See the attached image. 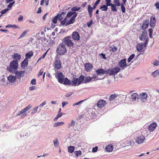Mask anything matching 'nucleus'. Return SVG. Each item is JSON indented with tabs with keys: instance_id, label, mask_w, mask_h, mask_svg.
<instances>
[{
	"instance_id": "17",
	"label": "nucleus",
	"mask_w": 159,
	"mask_h": 159,
	"mask_svg": "<svg viewBox=\"0 0 159 159\" xmlns=\"http://www.w3.org/2000/svg\"><path fill=\"white\" fill-rule=\"evenodd\" d=\"M157 125V124L156 123H152L148 127V129L150 132L153 131L155 130Z\"/></svg>"
},
{
	"instance_id": "21",
	"label": "nucleus",
	"mask_w": 159,
	"mask_h": 159,
	"mask_svg": "<svg viewBox=\"0 0 159 159\" xmlns=\"http://www.w3.org/2000/svg\"><path fill=\"white\" fill-rule=\"evenodd\" d=\"M147 33L146 30H144L142 34L139 36V39L141 40H145L146 39V36L147 35Z\"/></svg>"
},
{
	"instance_id": "40",
	"label": "nucleus",
	"mask_w": 159,
	"mask_h": 159,
	"mask_svg": "<svg viewBox=\"0 0 159 159\" xmlns=\"http://www.w3.org/2000/svg\"><path fill=\"white\" fill-rule=\"evenodd\" d=\"M135 56L133 54L131 55L128 59L127 61L128 62H129L134 58Z\"/></svg>"
},
{
	"instance_id": "15",
	"label": "nucleus",
	"mask_w": 159,
	"mask_h": 159,
	"mask_svg": "<svg viewBox=\"0 0 159 159\" xmlns=\"http://www.w3.org/2000/svg\"><path fill=\"white\" fill-rule=\"evenodd\" d=\"M145 140V136L142 135L137 138L136 139V142L137 143L139 144L143 143Z\"/></svg>"
},
{
	"instance_id": "38",
	"label": "nucleus",
	"mask_w": 159,
	"mask_h": 159,
	"mask_svg": "<svg viewBox=\"0 0 159 159\" xmlns=\"http://www.w3.org/2000/svg\"><path fill=\"white\" fill-rule=\"evenodd\" d=\"M152 75L154 77H156L159 75L158 71L157 70H155L152 73Z\"/></svg>"
},
{
	"instance_id": "36",
	"label": "nucleus",
	"mask_w": 159,
	"mask_h": 159,
	"mask_svg": "<svg viewBox=\"0 0 159 159\" xmlns=\"http://www.w3.org/2000/svg\"><path fill=\"white\" fill-rule=\"evenodd\" d=\"M75 14H77V13L75 12H72L70 11L66 15V17H71L73 15Z\"/></svg>"
},
{
	"instance_id": "9",
	"label": "nucleus",
	"mask_w": 159,
	"mask_h": 159,
	"mask_svg": "<svg viewBox=\"0 0 159 159\" xmlns=\"http://www.w3.org/2000/svg\"><path fill=\"white\" fill-rule=\"evenodd\" d=\"M71 36L72 38L75 41H78L80 39V34L77 31L73 32L71 35Z\"/></svg>"
},
{
	"instance_id": "52",
	"label": "nucleus",
	"mask_w": 159,
	"mask_h": 159,
	"mask_svg": "<svg viewBox=\"0 0 159 159\" xmlns=\"http://www.w3.org/2000/svg\"><path fill=\"white\" fill-rule=\"evenodd\" d=\"M153 64L156 66H158L159 65V61L157 60H156L154 62Z\"/></svg>"
},
{
	"instance_id": "51",
	"label": "nucleus",
	"mask_w": 159,
	"mask_h": 159,
	"mask_svg": "<svg viewBox=\"0 0 159 159\" xmlns=\"http://www.w3.org/2000/svg\"><path fill=\"white\" fill-rule=\"evenodd\" d=\"M15 2L14 1L10 3L8 5V7H7L8 8H9L10 9V8L12 7V5L15 3Z\"/></svg>"
},
{
	"instance_id": "41",
	"label": "nucleus",
	"mask_w": 159,
	"mask_h": 159,
	"mask_svg": "<svg viewBox=\"0 0 159 159\" xmlns=\"http://www.w3.org/2000/svg\"><path fill=\"white\" fill-rule=\"evenodd\" d=\"M58 15H57L53 19L52 22L54 24H56L57 23V19H58Z\"/></svg>"
},
{
	"instance_id": "29",
	"label": "nucleus",
	"mask_w": 159,
	"mask_h": 159,
	"mask_svg": "<svg viewBox=\"0 0 159 159\" xmlns=\"http://www.w3.org/2000/svg\"><path fill=\"white\" fill-rule=\"evenodd\" d=\"M28 60L25 59L21 63V67L25 68V67L27 66L28 64Z\"/></svg>"
},
{
	"instance_id": "10",
	"label": "nucleus",
	"mask_w": 159,
	"mask_h": 159,
	"mask_svg": "<svg viewBox=\"0 0 159 159\" xmlns=\"http://www.w3.org/2000/svg\"><path fill=\"white\" fill-rule=\"evenodd\" d=\"M84 70L87 72H89L92 70L93 66L89 62L85 63L84 64Z\"/></svg>"
},
{
	"instance_id": "44",
	"label": "nucleus",
	"mask_w": 159,
	"mask_h": 159,
	"mask_svg": "<svg viewBox=\"0 0 159 159\" xmlns=\"http://www.w3.org/2000/svg\"><path fill=\"white\" fill-rule=\"evenodd\" d=\"M110 48H111V51L113 52H116L117 49L116 47V46H114L113 47Z\"/></svg>"
},
{
	"instance_id": "6",
	"label": "nucleus",
	"mask_w": 159,
	"mask_h": 159,
	"mask_svg": "<svg viewBox=\"0 0 159 159\" xmlns=\"http://www.w3.org/2000/svg\"><path fill=\"white\" fill-rule=\"evenodd\" d=\"M70 36H66L63 39V42L68 47H73L74 43L71 40Z\"/></svg>"
},
{
	"instance_id": "12",
	"label": "nucleus",
	"mask_w": 159,
	"mask_h": 159,
	"mask_svg": "<svg viewBox=\"0 0 159 159\" xmlns=\"http://www.w3.org/2000/svg\"><path fill=\"white\" fill-rule=\"evenodd\" d=\"M107 104V103L106 101L102 99H100L98 102L97 105L99 108H102L104 107Z\"/></svg>"
},
{
	"instance_id": "16",
	"label": "nucleus",
	"mask_w": 159,
	"mask_h": 159,
	"mask_svg": "<svg viewBox=\"0 0 159 159\" xmlns=\"http://www.w3.org/2000/svg\"><path fill=\"white\" fill-rule=\"evenodd\" d=\"M56 78L57 79L59 83H61L63 82L62 79H63L64 75L61 72H57V75H56Z\"/></svg>"
},
{
	"instance_id": "13",
	"label": "nucleus",
	"mask_w": 159,
	"mask_h": 159,
	"mask_svg": "<svg viewBox=\"0 0 159 159\" xmlns=\"http://www.w3.org/2000/svg\"><path fill=\"white\" fill-rule=\"evenodd\" d=\"M107 70H105L103 69H100L96 70V73L98 75H102L104 74L107 75L108 74Z\"/></svg>"
},
{
	"instance_id": "39",
	"label": "nucleus",
	"mask_w": 159,
	"mask_h": 159,
	"mask_svg": "<svg viewBox=\"0 0 159 159\" xmlns=\"http://www.w3.org/2000/svg\"><path fill=\"white\" fill-rule=\"evenodd\" d=\"M28 31H24L22 34L19 37V39H21L22 38V37H24L27 33Z\"/></svg>"
},
{
	"instance_id": "2",
	"label": "nucleus",
	"mask_w": 159,
	"mask_h": 159,
	"mask_svg": "<svg viewBox=\"0 0 159 159\" xmlns=\"http://www.w3.org/2000/svg\"><path fill=\"white\" fill-rule=\"evenodd\" d=\"M18 67V62L16 60H14L10 62L9 66L7 67V70L12 73L15 72Z\"/></svg>"
},
{
	"instance_id": "46",
	"label": "nucleus",
	"mask_w": 159,
	"mask_h": 159,
	"mask_svg": "<svg viewBox=\"0 0 159 159\" xmlns=\"http://www.w3.org/2000/svg\"><path fill=\"white\" fill-rule=\"evenodd\" d=\"M54 144V146L56 147V146H57L58 145V144L59 143V142L57 140V139L56 141H53Z\"/></svg>"
},
{
	"instance_id": "18",
	"label": "nucleus",
	"mask_w": 159,
	"mask_h": 159,
	"mask_svg": "<svg viewBox=\"0 0 159 159\" xmlns=\"http://www.w3.org/2000/svg\"><path fill=\"white\" fill-rule=\"evenodd\" d=\"M143 43H139L136 46L137 50L139 52H143L144 50Z\"/></svg>"
},
{
	"instance_id": "27",
	"label": "nucleus",
	"mask_w": 159,
	"mask_h": 159,
	"mask_svg": "<svg viewBox=\"0 0 159 159\" xmlns=\"http://www.w3.org/2000/svg\"><path fill=\"white\" fill-rule=\"evenodd\" d=\"M118 96V95L115 93L111 94L109 97V100L111 101H113Z\"/></svg>"
},
{
	"instance_id": "24",
	"label": "nucleus",
	"mask_w": 159,
	"mask_h": 159,
	"mask_svg": "<svg viewBox=\"0 0 159 159\" xmlns=\"http://www.w3.org/2000/svg\"><path fill=\"white\" fill-rule=\"evenodd\" d=\"M92 78L89 76H88L86 77L84 76V81L82 82L83 83H87L92 81Z\"/></svg>"
},
{
	"instance_id": "45",
	"label": "nucleus",
	"mask_w": 159,
	"mask_h": 159,
	"mask_svg": "<svg viewBox=\"0 0 159 159\" xmlns=\"http://www.w3.org/2000/svg\"><path fill=\"white\" fill-rule=\"evenodd\" d=\"M75 153L77 157L79 155H81V151L80 150L79 151H75Z\"/></svg>"
},
{
	"instance_id": "30",
	"label": "nucleus",
	"mask_w": 159,
	"mask_h": 159,
	"mask_svg": "<svg viewBox=\"0 0 159 159\" xmlns=\"http://www.w3.org/2000/svg\"><path fill=\"white\" fill-rule=\"evenodd\" d=\"M33 55V53L31 51H29L27 53L25 54V59L28 60V59L30 58V57Z\"/></svg>"
},
{
	"instance_id": "7",
	"label": "nucleus",
	"mask_w": 159,
	"mask_h": 159,
	"mask_svg": "<svg viewBox=\"0 0 159 159\" xmlns=\"http://www.w3.org/2000/svg\"><path fill=\"white\" fill-rule=\"evenodd\" d=\"M120 70V69L118 66H116L114 68L111 69H108L107 70L108 71V74H109L110 75H115L117 74Z\"/></svg>"
},
{
	"instance_id": "28",
	"label": "nucleus",
	"mask_w": 159,
	"mask_h": 159,
	"mask_svg": "<svg viewBox=\"0 0 159 159\" xmlns=\"http://www.w3.org/2000/svg\"><path fill=\"white\" fill-rule=\"evenodd\" d=\"M16 76H13L12 75H10L8 77V79L9 82L11 83L15 82L16 81Z\"/></svg>"
},
{
	"instance_id": "54",
	"label": "nucleus",
	"mask_w": 159,
	"mask_h": 159,
	"mask_svg": "<svg viewBox=\"0 0 159 159\" xmlns=\"http://www.w3.org/2000/svg\"><path fill=\"white\" fill-rule=\"evenodd\" d=\"M30 83L33 85L35 84H36V80L35 79H33L31 80Z\"/></svg>"
},
{
	"instance_id": "19",
	"label": "nucleus",
	"mask_w": 159,
	"mask_h": 159,
	"mask_svg": "<svg viewBox=\"0 0 159 159\" xmlns=\"http://www.w3.org/2000/svg\"><path fill=\"white\" fill-rule=\"evenodd\" d=\"M119 65L120 67L122 68L126 66V60L125 59H122L119 62Z\"/></svg>"
},
{
	"instance_id": "49",
	"label": "nucleus",
	"mask_w": 159,
	"mask_h": 159,
	"mask_svg": "<svg viewBox=\"0 0 159 159\" xmlns=\"http://www.w3.org/2000/svg\"><path fill=\"white\" fill-rule=\"evenodd\" d=\"M9 9V8H7V9H5L4 10H3L1 12V14L2 15L3 14H5Z\"/></svg>"
},
{
	"instance_id": "23",
	"label": "nucleus",
	"mask_w": 159,
	"mask_h": 159,
	"mask_svg": "<svg viewBox=\"0 0 159 159\" xmlns=\"http://www.w3.org/2000/svg\"><path fill=\"white\" fill-rule=\"evenodd\" d=\"M149 23L148 20H146L142 25L141 29L144 30L147 28L148 25Z\"/></svg>"
},
{
	"instance_id": "61",
	"label": "nucleus",
	"mask_w": 159,
	"mask_h": 159,
	"mask_svg": "<svg viewBox=\"0 0 159 159\" xmlns=\"http://www.w3.org/2000/svg\"><path fill=\"white\" fill-rule=\"evenodd\" d=\"M23 16H22L20 15V16L18 18V21H20L21 20H23Z\"/></svg>"
},
{
	"instance_id": "56",
	"label": "nucleus",
	"mask_w": 159,
	"mask_h": 159,
	"mask_svg": "<svg viewBox=\"0 0 159 159\" xmlns=\"http://www.w3.org/2000/svg\"><path fill=\"white\" fill-rule=\"evenodd\" d=\"M98 149V147H95L93 148L92 152H95L97 151Z\"/></svg>"
},
{
	"instance_id": "42",
	"label": "nucleus",
	"mask_w": 159,
	"mask_h": 159,
	"mask_svg": "<svg viewBox=\"0 0 159 159\" xmlns=\"http://www.w3.org/2000/svg\"><path fill=\"white\" fill-rule=\"evenodd\" d=\"M124 5H123V4H120L121 11L123 13H125V8Z\"/></svg>"
},
{
	"instance_id": "3",
	"label": "nucleus",
	"mask_w": 159,
	"mask_h": 159,
	"mask_svg": "<svg viewBox=\"0 0 159 159\" xmlns=\"http://www.w3.org/2000/svg\"><path fill=\"white\" fill-rule=\"evenodd\" d=\"M77 16V14L74 15L68 21H66L67 17H65L64 20L61 21V24L62 25L67 26L69 25L73 24L75 22V18Z\"/></svg>"
},
{
	"instance_id": "11",
	"label": "nucleus",
	"mask_w": 159,
	"mask_h": 159,
	"mask_svg": "<svg viewBox=\"0 0 159 159\" xmlns=\"http://www.w3.org/2000/svg\"><path fill=\"white\" fill-rule=\"evenodd\" d=\"M147 96V94L146 93H143L139 94V98L142 102H144L146 101Z\"/></svg>"
},
{
	"instance_id": "58",
	"label": "nucleus",
	"mask_w": 159,
	"mask_h": 159,
	"mask_svg": "<svg viewBox=\"0 0 159 159\" xmlns=\"http://www.w3.org/2000/svg\"><path fill=\"white\" fill-rule=\"evenodd\" d=\"M155 6L156 7V8L157 9H159V3L158 2H157L155 4Z\"/></svg>"
},
{
	"instance_id": "5",
	"label": "nucleus",
	"mask_w": 159,
	"mask_h": 159,
	"mask_svg": "<svg viewBox=\"0 0 159 159\" xmlns=\"http://www.w3.org/2000/svg\"><path fill=\"white\" fill-rule=\"evenodd\" d=\"M113 2L114 4L110 2L111 10L113 12H116L117 11L116 7L120 6L121 3L120 2V0H113Z\"/></svg>"
},
{
	"instance_id": "37",
	"label": "nucleus",
	"mask_w": 159,
	"mask_h": 159,
	"mask_svg": "<svg viewBox=\"0 0 159 159\" xmlns=\"http://www.w3.org/2000/svg\"><path fill=\"white\" fill-rule=\"evenodd\" d=\"M64 124V123L63 122H57L55 123L53 125V126L57 127L60 125H62Z\"/></svg>"
},
{
	"instance_id": "64",
	"label": "nucleus",
	"mask_w": 159,
	"mask_h": 159,
	"mask_svg": "<svg viewBox=\"0 0 159 159\" xmlns=\"http://www.w3.org/2000/svg\"><path fill=\"white\" fill-rule=\"evenodd\" d=\"M87 2H84L82 5H81V7H84L87 4Z\"/></svg>"
},
{
	"instance_id": "32",
	"label": "nucleus",
	"mask_w": 159,
	"mask_h": 159,
	"mask_svg": "<svg viewBox=\"0 0 159 159\" xmlns=\"http://www.w3.org/2000/svg\"><path fill=\"white\" fill-rule=\"evenodd\" d=\"M113 149V147L112 145H108L106 147V149L108 152H111Z\"/></svg>"
},
{
	"instance_id": "31",
	"label": "nucleus",
	"mask_w": 159,
	"mask_h": 159,
	"mask_svg": "<svg viewBox=\"0 0 159 159\" xmlns=\"http://www.w3.org/2000/svg\"><path fill=\"white\" fill-rule=\"evenodd\" d=\"M138 96L139 95L137 93H134L131 94V97L133 101H135L137 98H138Z\"/></svg>"
},
{
	"instance_id": "8",
	"label": "nucleus",
	"mask_w": 159,
	"mask_h": 159,
	"mask_svg": "<svg viewBox=\"0 0 159 159\" xmlns=\"http://www.w3.org/2000/svg\"><path fill=\"white\" fill-rule=\"evenodd\" d=\"M106 5H104L100 7V9L102 11H106L108 9V6H111L110 2H111V0H105Z\"/></svg>"
},
{
	"instance_id": "26",
	"label": "nucleus",
	"mask_w": 159,
	"mask_h": 159,
	"mask_svg": "<svg viewBox=\"0 0 159 159\" xmlns=\"http://www.w3.org/2000/svg\"><path fill=\"white\" fill-rule=\"evenodd\" d=\"M12 57L13 59L16 60L17 61L20 60L21 58V56L17 53H15Z\"/></svg>"
},
{
	"instance_id": "59",
	"label": "nucleus",
	"mask_w": 159,
	"mask_h": 159,
	"mask_svg": "<svg viewBox=\"0 0 159 159\" xmlns=\"http://www.w3.org/2000/svg\"><path fill=\"white\" fill-rule=\"evenodd\" d=\"M38 109V107L37 106V107H35L33 110L34 111V112H33L36 113L37 112Z\"/></svg>"
},
{
	"instance_id": "50",
	"label": "nucleus",
	"mask_w": 159,
	"mask_h": 159,
	"mask_svg": "<svg viewBox=\"0 0 159 159\" xmlns=\"http://www.w3.org/2000/svg\"><path fill=\"white\" fill-rule=\"evenodd\" d=\"M93 24V20H91L89 22L87 23V25L89 27H90Z\"/></svg>"
},
{
	"instance_id": "35",
	"label": "nucleus",
	"mask_w": 159,
	"mask_h": 159,
	"mask_svg": "<svg viewBox=\"0 0 159 159\" xmlns=\"http://www.w3.org/2000/svg\"><path fill=\"white\" fill-rule=\"evenodd\" d=\"M66 12H62L59 16H58V20L61 21L63 19V17H65V16L66 14Z\"/></svg>"
},
{
	"instance_id": "25",
	"label": "nucleus",
	"mask_w": 159,
	"mask_h": 159,
	"mask_svg": "<svg viewBox=\"0 0 159 159\" xmlns=\"http://www.w3.org/2000/svg\"><path fill=\"white\" fill-rule=\"evenodd\" d=\"M87 10L90 17L91 18L92 16L93 12V9L92 7L91 6V5H89L88 6Z\"/></svg>"
},
{
	"instance_id": "20",
	"label": "nucleus",
	"mask_w": 159,
	"mask_h": 159,
	"mask_svg": "<svg viewBox=\"0 0 159 159\" xmlns=\"http://www.w3.org/2000/svg\"><path fill=\"white\" fill-rule=\"evenodd\" d=\"M25 71H21L19 72L17 71L16 72V78L20 79L21 77L23 76V74L24 73Z\"/></svg>"
},
{
	"instance_id": "55",
	"label": "nucleus",
	"mask_w": 159,
	"mask_h": 159,
	"mask_svg": "<svg viewBox=\"0 0 159 159\" xmlns=\"http://www.w3.org/2000/svg\"><path fill=\"white\" fill-rule=\"evenodd\" d=\"M84 101V100H82V101H80L77 102H76V103H75V104H74L73 105V106H74L75 105H79L80 103H81V102H83V101Z\"/></svg>"
},
{
	"instance_id": "34",
	"label": "nucleus",
	"mask_w": 159,
	"mask_h": 159,
	"mask_svg": "<svg viewBox=\"0 0 159 159\" xmlns=\"http://www.w3.org/2000/svg\"><path fill=\"white\" fill-rule=\"evenodd\" d=\"M75 150V147L73 146H70L68 148V152L70 153H73Z\"/></svg>"
},
{
	"instance_id": "57",
	"label": "nucleus",
	"mask_w": 159,
	"mask_h": 159,
	"mask_svg": "<svg viewBox=\"0 0 159 159\" xmlns=\"http://www.w3.org/2000/svg\"><path fill=\"white\" fill-rule=\"evenodd\" d=\"M68 102H63L62 103V107H64L67 104H68Z\"/></svg>"
},
{
	"instance_id": "53",
	"label": "nucleus",
	"mask_w": 159,
	"mask_h": 159,
	"mask_svg": "<svg viewBox=\"0 0 159 159\" xmlns=\"http://www.w3.org/2000/svg\"><path fill=\"white\" fill-rule=\"evenodd\" d=\"M145 42H144V47H145L148 44V42L149 41V39L148 38H147L146 39H145Z\"/></svg>"
},
{
	"instance_id": "43",
	"label": "nucleus",
	"mask_w": 159,
	"mask_h": 159,
	"mask_svg": "<svg viewBox=\"0 0 159 159\" xmlns=\"http://www.w3.org/2000/svg\"><path fill=\"white\" fill-rule=\"evenodd\" d=\"M80 9V7H74L71 9V10L74 11H78Z\"/></svg>"
},
{
	"instance_id": "48",
	"label": "nucleus",
	"mask_w": 159,
	"mask_h": 159,
	"mask_svg": "<svg viewBox=\"0 0 159 159\" xmlns=\"http://www.w3.org/2000/svg\"><path fill=\"white\" fill-rule=\"evenodd\" d=\"M48 52V51H47L45 52L40 58H39V60H41V59H43V58H44L46 55L47 54V52Z\"/></svg>"
},
{
	"instance_id": "4",
	"label": "nucleus",
	"mask_w": 159,
	"mask_h": 159,
	"mask_svg": "<svg viewBox=\"0 0 159 159\" xmlns=\"http://www.w3.org/2000/svg\"><path fill=\"white\" fill-rule=\"evenodd\" d=\"M56 51L59 55L64 54L66 51V48L65 45L62 43L59 45L57 48Z\"/></svg>"
},
{
	"instance_id": "60",
	"label": "nucleus",
	"mask_w": 159,
	"mask_h": 159,
	"mask_svg": "<svg viewBox=\"0 0 159 159\" xmlns=\"http://www.w3.org/2000/svg\"><path fill=\"white\" fill-rule=\"evenodd\" d=\"M62 115L63 114L62 113H58L57 116V117H58L59 118L61 117Z\"/></svg>"
},
{
	"instance_id": "63",
	"label": "nucleus",
	"mask_w": 159,
	"mask_h": 159,
	"mask_svg": "<svg viewBox=\"0 0 159 159\" xmlns=\"http://www.w3.org/2000/svg\"><path fill=\"white\" fill-rule=\"evenodd\" d=\"M42 11H41V7H39L38 9V10L37 11V13H40Z\"/></svg>"
},
{
	"instance_id": "14",
	"label": "nucleus",
	"mask_w": 159,
	"mask_h": 159,
	"mask_svg": "<svg viewBox=\"0 0 159 159\" xmlns=\"http://www.w3.org/2000/svg\"><path fill=\"white\" fill-rule=\"evenodd\" d=\"M54 68L57 70L60 69L61 67V63L59 59L55 60L54 62Z\"/></svg>"
},
{
	"instance_id": "1",
	"label": "nucleus",
	"mask_w": 159,
	"mask_h": 159,
	"mask_svg": "<svg viewBox=\"0 0 159 159\" xmlns=\"http://www.w3.org/2000/svg\"><path fill=\"white\" fill-rule=\"evenodd\" d=\"M84 76L81 75L79 78H74L71 81L69 80L67 78H64L62 79V82L60 83L65 85H71L73 86H76L80 84L84 81Z\"/></svg>"
},
{
	"instance_id": "62",
	"label": "nucleus",
	"mask_w": 159,
	"mask_h": 159,
	"mask_svg": "<svg viewBox=\"0 0 159 159\" xmlns=\"http://www.w3.org/2000/svg\"><path fill=\"white\" fill-rule=\"evenodd\" d=\"M46 104V102L45 101H44L42 103H41L39 107H42L44 105H45Z\"/></svg>"
},
{
	"instance_id": "47",
	"label": "nucleus",
	"mask_w": 159,
	"mask_h": 159,
	"mask_svg": "<svg viewBox=\"0 0 159 159\" xmlns=\"http://www.w3.org/2000/svg\"><path fill=\"white\" fill-rule=\"evenodd\" d=\"M75 124V122L74 120H71V123L69 125V128L70 126H74Z\"/></svg>"
},
{
	"instance_id": "33",
	"label": "nucleus",
	"mask_w": 159,
	"mask_h": 159,
	"mask_svg": "<svg viewBox=\"0 0 159 159\" xmlns=\"http://www.w3.org/2000/svg\"><path fill=\"white\" fill-rule=\"evenodd\" d=\"M32 107V106L30 105H29L25 108L21 110V111L23 113L25 112L26 111L28 110Z\"/></svg>"
},
{
	"instance_id": "22",
	"label": "nucleus",
	"mask_w": 159,
	"mask_h": 159,
	"mask_svg": "<svg viewBox=\"0 0 159 159\" xmlns=\"http://www.w3.org/2000/svg\"><path fill=\"white\" fill-rule=\"evenodd\" d=\"M150 25L152 27L154 28L155 27L156 23L155 18L153 16H152L150 17Z\"/></svg>"
}]
</instances>
